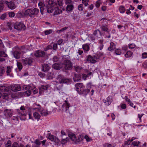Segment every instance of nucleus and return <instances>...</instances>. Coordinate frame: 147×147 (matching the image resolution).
<instances>
[{
  "label": "nucleus",
  "mask_w": 147,
  "mask_h": 147,
  "mask_svg": "<svg viewBox=\"0 0 147 147\" xmlns=\"http://www.w3.org/2000/svg\"><path fill=\"white\" fill-rule=\"evenodd\" d=\"M83 139V136L82 135H80L78 138H76L75 144H78Z\"/></svg>",
  "instance_id": "obj_35"
},
{
  "label": "nucleus",
  "mask_w": 147,
  "mask_h": 147,
  "mask_svg": "<svg viewBox=\"0 0 147 147\" xmlns=\"http://www.w3.org/2000/svg\"><path fill=\"white\" fill-rule=\"evenodd\" d=\"M74 69L77 72H79L81 70L82 68V67L78 66H74Z\"/></svg>",
  "instance_id": "obj_40"
},
{
  "label": "nucleus",
  "mask_w": 147,
  "mask_h": 147,
  "mask_svg": "<svg viewBox=\"0 0 147 147\" xmlns=\"http://www.w3.org/2000/svg\"><path fill=\"white\" fill-rule=\"evenodd\" d=\"M52 30H47L46 31H45V35H47L51 33H52Z\"/></svg>",
  "instance_id": "obj_51"
},
{
  "label": "nucleus",
  "mask_w": 147,
  "mask_h": 147,
  "mask_svg": "<svg viewBox=\"0 0 147 147\" xmlns=\"http://www.w3.org/2000/svg\"><path fill=\"white\" fill-rule=\"evenodd\" d=\"M70 106V104L67 101L65 100L64 101V103L62 105L61 108L62 111H65L66 112L68 113L69 112V111L68 110V109L69 108Z\"/></svg>",
  "instance_id": "obj_6"
},
{
  "label": "nucleus",
  "mask_w": 147,
  "mask_h": 147,
  "mask_svg": "<svg viewBox=\"0 0 147 147\" xmlns=\"http://www.w3.org/2000/svg\"><path fill=\"white\" fill-rule=\"evenodd\" d=\"M35 56L36 57H44L45 55V53L44 51L38 50L35 53Z\"/></svg>",
  "instance_id": "obj_15"
},
{
  "label": "nucleus",
  "mask_w": 147,
  "mask_h": 147,
  "mask_svg": "<svg viewBox=\"0 0 147 147\" xmlns=\"http://www.w3.org/2000/svg\"><path fill=\"white\" fill-rule=\"evenodd\" d=\"M56 3L53 0H49L47 1L46 7L47 11L48 13H52L53 10V7L56 5Z\"/></svg>",
  "instance_id": "obj_4"
},
{
  "label": "nucleus",
  "mask_w": 147,
  "mask_h": 147,
  "mask_svg": "<svg viewBox=\"0 0 147 147\" xmlns=\"http://www.w3.org/2000/svg\"><path fill=\"white\" fill-rule=\"evenodd\" d=\"M74 5L72 4H68L66 7V10L69 11H70L72 10L74 8Z\"/></svg>",
  "instance_id": "obj_30"
},
{
  "label": "nucleus",
  "mask_w": 147,
  "mask_h": 147,
  "mask_svg": "<svg viewBox=\"0 0 147 147\" xmlns=\"http://www.w3.org/2000/svg\"><path fill=\"white\" fill-rule=\"evenodd\" d=\"M82 48L85 52L88 51L90 49V47L87 44L83 45L82 46Z\"/></svg>",
  "instance_id": "obj_26"
},
{
  "label": "nucleus",
  "mask_w": 147,
  "mask_h": 147,
  "mask_svg": "<svg viewBox=\"0 0 147 147\" xmlns=\"http://www.w3.org/2000/svg\"><path fill=\"white\" fill-rule=\"evenodd\" d=\"M23 89L27 90L25 92V93L27 94V96H30L32 90H33L32 87L29 85H24L23 86Z\"/></svg>",
  "instance_id": "obj_7"
},
{
  "label": "nucleus",
  "mask_w": 147,
  "mask_h": 147,
  "mask_svg": "<svg viewBox=\"0 0 147 147\" xmlns=\"http://www.w3.org/2000/svg\"><path fill=\"white\" fill-rule=\"evenodd\" d=\"M22 62L24 65H26L27 64L30 65L33 62V60L32 58H26L22 59Z\"/></svg>",
  "instance_id": "obj_8"
},
{
  "label": "nucleus",
  "mask_w": 147,
  "mask_h": 147,
  "mask_svg": "<svg viewBox=\"0 0 147 147\" xmlns=\"http://www.w3.org/2000/svg\"><path fill=\"white\" fill-rule=\"evenodd\" d=\"M7 26L8 27L9 29L11 30L12 29V24L11 22H8L7 23Z\"/></svg>",
  "instance_id": "obj_61"
},
{
  "label": "nucleus",
  "mask_w": 147,
  "mask_h": 147,
  "mask_svg": "<svg viewBox=\"0 0 147 147\" xmlns=\"http://www.w3.org/2000/svg\"><path fill=\"white\" fill-rule=\"evenodd\" d=\"M99 59V57L94 56V57H92L90 55H89L86 57V60L87 61L91 63H94L96 62L95 59Z\"/></svg>",
  "instance_id": "obj_11"
},
{
  "label": "nucleus",
  "mask_w": 147,
  "mask_h": 147,
  "mask_svg": "<svg viewBox=\"0 0 147 147\" xmlns=\"http://www.w3.org/2000/svg\"><path fill=\"white\" fill-rule=\"evenodd\" d=\"M130 142V140H128L127 141L125 142L123 144V147H125L126 146H127L130 144L129 142Z\"/></svg>",
  "instance_id": "obj_50"
},
{
  "label": "nucleus",
  "mask_w": 147,
  "mask_h": 147,
  "mask_svg": "<svg viewBox=\"0 0 147 147\" xmlns=\"http://www.w3.org/2000/svg\"><path fill=\"white\" fill-rule=\"evenodd\" d=\"M52 48V46L51 45H48L44 49L45 51H46L48 50L51 49Z\"/></svg>",
  "instance_id": "obj_52"
},
{
  "label": "nucleus",
  "mask_w": 147,
  "mask_h": 147,
  "mask_svg": "<svg viewBox=\"0 0 147 147\" xmlns=\"http://www.w3.org/2000/svg\"><path fill=\"white\" fill-rule=\"evenodd\" d=\"M34 143L38 146L41 144V142L38 140H36L34 142Z\"/></svg>",
  "instance_id": "obj_57"
},
{
  "label": "nucleus",
  "mask_w": 147,
  "mask_h": 147,
  "mask_svg": "<svg viewBox=\"0 0 147 147\" xmlns=\"http://www.w3.org/2000/svg\"><path fill=\"white\" fill-rule=\"evenodd\" d=\"M68 136L70 139L75 143L76 139V135L72 133H70L68 134Z\"/></svg>",
  "instance_id": "obj_20"
},
{
  "label": "nucleus",
  "mask_w": 147,
  "mask_h": 147,
  "mask_svg": "<svg viewBox=\"0 0 147 147\" xmlns=\"http://www.w3.org/2000/svg\"><path fill=\"white\" fill-rule=\"evenodd\" d=\"M110 46L108 47V50L109 51H112L115 48V45L114 43H110Z\"/></svg>",
  "instance_id": "obj_28"
},
{
  "label": "nucleus",
  "mask_w": 147,
  "mask_h": 147,
  "mask_svg": "<svg viewBox=\"0 0 147 147\" xmlns=\"http://www.w3.org/2000/svg\"><path fill=\"white\" fill-rule=\"evenodd\" d=\"M50 67L47 64H42V70L45 72L47 71L49 69Z\"/></svg>",
  "instance_id": "obj_23"
},
{
  "label": "nucleus",
  "mask_w": 147,
  "mask_h": 147,
  "mask_svg": "<svg viewBox=\"0 0 147 147\" xmlns=\"http://www.w3.org/2000/svg\"><path fill=\"white\" fill-rule=\"evenodd\" d=\"M100 28L101 30L104 32H106L107 33H109V32L108 26L107 25L102 24L100 27Z\"/></svg>",
  "instance_id": "obj_21"
},
{
  "label": "nucleus",
  "mask_w": 147,
  "mask_h": 147,
  "mask_svg": "<svg viewBox=\"0 0 147 147\" xmlns=\"http://www.w3.org/2000/svg\"><path fill=\"white\" fill-rule=\"evenodd\" d=\"M69 140V138H66L65 139H63L62 140L61 142V144L63 145L66 143Z\"/></svg>",
  "instance_id": "obj_39"
},
{
  "label": "nucleus",
  "mask_w": 147,
  "mask_h": 147,
  "mask_svg": "<svg viewBox=\"0 0 147 147\" xmlns=\"http://www.w3.org/2000/svg\"><path fill=\"white\" fill-rule=\"evenodd\" d=\"M140 143V142L137 141H134L132 143V144L134 146H138V144Z\"/></svg>",
  "instance_id": "obj_45"
},
{
  "label": "nucleus",
  "mask_w": 147,
  "mask_h": 147,
  "mask_svg": "<svg viewBox=\"0 0 147 147\" xmlns=\"http://www.w3.org/2000/svg\"><path fill=\"white\" fill-rule=\"evenodd\" d=\"M38 6L39 7H45V4L43 2L40 1L38 3Z\"/></svg>",
  "instance_id": "obj_58"
},
{
  "label": "nucleus",
  "mask_w": 147,
  "mask_h": 147,
  "mask_svg": "<svg viewBox=\"0 0 147 147\" xmlns=\"http://www.w3.org/2000/svg\"><path fill=\"white\" fill-rule=\"evenodd\" d=\"M89 2V0H82V3L84 4L85 6H87L88 5V3Z\"/></svg>",
  "instance_id": "obj_47"
},
{
  "label": "nucleus",
  "mask_w": 147,
  "mask_h": 147,
  "mask_svg": "<svg viewBox=\"0 0 147 147\" xmlns=\"http://www.w3.org/2000/svg\"><path fill=\"white\" fill-rule=\"evenodd\" d=\"M12 67L10 66H7V70L6 71V73L7 74V75L8 76H11L10 73L11 71V68Z\"/></svg>",
  "instance_id": "obj_29"
},
{
  "label": "nucleus",
  "mask_w": 147,
  "mask_h": 147,
  "mask_svg": "<svg viewBox=\"0 0 147 147\" xmlns=\"http://www.w3.org/2000/svg\"><path fill=\"white\" fill-rule=\"evenodd\" d=\"M78 10L80 11H82L84 9L83 4H81L79 5L78 7Z\"/></svg>",
  "instance_id": "obj_42"
},
{
  "label": "nucleus",
  "mask_w": 147,
  "mask_h": 147,
  "mask_svg": "<svg viewBox=\"0 0 147 147\" xmlns=\"http://www.w3.org/2000/svg\"><path fill=\"white\" fill-rule=\"evenodd\" d=\"M15 15V13L13 12H10L9 13V16L10 17H13Z\"/></svg>",
  "instance_id": "obj_60"
},
{
  "label": "nucleus",
  "mask_w": 147,
  "mask_h": 147,
  "mask_svg": "<svg viewBox=\"0 0 147 147\" xmlns=\"http://www.w3.org/2000/svg\"><path fill=\"white\" fill-rule=\"evenodd\" d=\"M112 101L113 100L111 97V96H109L107 98V102H106L107 103L106 104L107 105H109L111 104Z\"/></svg>",
  "instance_id": "obj_36"
},
{
  "label": "nucleus",
  "mask_w": 147,
  "mask_h": 147,
  "mask_svg": "<svg viewBox=\"0 0 147 147\" xmlns=\"http://www.w3.org/2000/svg\"><path fill=\"white\" fill-rule=\"evenodd\" d=\"M53 68L57 70L60 69L62 67L61 65L58 63L54 64L52 66Z\"/></svg>",
  "instance_id": "obj_25"
},
{
  "label": "nucleus",
  "mask_w": 147,
  "mask_h": 147,
  "mask_svg": "<svg viewBox=\"0 0 147 147\" xmlns=\"http://www.w3.org/2000/svg\"><path fill=\"white\" fill-rule=\"evenodd\" d=\"M33 88V90H33V92L34 94H36L37 93L38 91L36 89V88L35 87H32Z\"/></svg>",
  "instance_id": "obj_62"
},
{
  "label": "nucleus",
  "mask_w": 147,
  "mask_h": 147,
  "mask_svg": "<svg viewBox=\"0 0 147 147\" xmlns=\"http://www.w3.org/2000/svg\"><path fill=\"white\" fill-rule=\"evenodd\" d=\"M115 52L117 55H120L121 53V50L119 49H117L115 50Z\"/></svg>",
  "instance_id": "obj_49"
},
{
  "label": "nucleus",
  "mask_w": 147,
  "mask_h": 147,
  "mask_svg": "<svg viewBox=\"0 0 147 147\" xmlns=\"http://www.w3.org/2000/svg\"><path fill=\"white\" fill-rule=\"evenodd\" d=\"M14 57L16 59H19L20 57V53L17 51H15L13 53Z\"/></svg>",
  "instance_id": "obj_24"
},
{
  "label": "nucleus",
  "mask_w": 147,
  "mask_h": 147,
  "mask_svg": "<svg viewBox=\"0 0 147 147\" xmlns=\"http://www.w3.org/2000/svg\"><path fill=\"white\" fill-rule=\"evenodd\" d=\"M7 56V55L3 51H0V57H6Z\"/></svg>",
  "instance_id": "obj_46"
},
{
  "label": "nucleus",
  "mask_w": 147,
  "mask_h": 147,
  "mask_svg": "<svg viewBox=\"0 0 147 147\" xmlns=\"http://www.w3.org/2000/svg\"><path fill=\"white\" fill-rule=\"evenodd\" d=\"M38 75L40 77L44 78L45 77V74L42 73V72H39L38 74Z\"/></svg>",
  "instance_id": "obj_56"
},
{
  "label": "nucleus",
  "mask_w": 147,
  "mask_h": 147,
  "mask_svg": "<svg viewBox=\"0 0 147 147\" xmlns=\"http://www.w3.org/2000/svg\"><path fill=\"white\" fill-rule=\"evenodd\" d=\"M52 73L51 72H48L47 74L48 78H47V79H50L52 78Z\"/></svg>",
  "instance_id": "obj_55"
},
{
  "label": "nucleus",
  "mask_w": 147,
  "mask_h": 147,
  "mask_svg": "<svg viewBox=\"0 0 147 147\" xmlns=\"http://www.w3.org/2000/svg\"><path fill=\"white\" fill-rule=\"evenodd\" d=\"M48 138L51 141L55 142L57 143V144L60 142V141L56 137L54 136L53 135H49Z\"/></svg>",
  "instance_id": "obj_14"
},
{
  "label": "nucleus",
  "mask_w": 147,
  "mask_h": 147,
  "mask_svg": "<svg viewBox=\"0 0 147 147\" xmlns=\"http://www.w3.org/2000/svg\"><path fill=\"white\" fill-rule=\"evenodd\" d=\"M49 86L48 85H41L40 87H39L40 90L39 93H40L42 92L43 91V90H47Z\"/></svg>",
  "instance_id": "obj_17"
},
{
  "label": "nucleus",
  "mask_w": 147,
  "mask_h": 147,
  "mask_svg": "<svg viewBox=\"0 0 147 147\" xmlns=\"http://www.w3.org/2000/svg\"><path fill=\"white\" fill-rule=\"evenodd\" d=\"M58 60L59 58L57 56H55L53 58V61L55 62H56Z\"/></svg>",
  "instance_id": "obj_64"
},
{
  "label": "nucleus",
  "mask_w": 147,
  "mask_h": 147,
  "mask_svg": "<svg viewBox=\"0 0 147 147\" xmlns=\"http://www.w3.org/2000/svg\"><path fill=\"white\" fill-rule=\"evenodd\" d=\"M5 70L3 67H0V76H2L5 72Z\"/></svg>",
  "instance_id": "obj_41"
},
{
  "label": "nucleus",
  "mask_w": 147,
  "mask_h": 147,
  "mask_svg": "<svg viewBox=\"0 0 147 147\" xmlns=\"http://www.w3.org/2000/svg\"><path fill=\"white\" fill-rule=\"evenodd\" d=\"M68 28V27H65L63 28H62L60 30H58L57 31V32L58 33H60V32H62L66 29H67Z\"/></svg>",
  "instance_id": "obj_48"
},
{
  "label": "nucleus",
  "mask_w": 147,
  "mask_h": 147,
  "mask_svg": "<svg viewBox=\"0 0 147 147\" xmlns=\"http://www.w3.org/2000/svg\"><path fill=\"white\" fill-rule=\"evenodd\" d=\"M99 34L100 36H102L103 34L98 30H95L93 32V35L96 37H98V34Z\"/></svg>",
  "instance_id": "obj_27"
},
{
  "label": "nucleus",
  "mask_w": 147,
  "mask_h": 147,
  "mask_svg": "<svg viewBox=\"0 0 147 147\" xmlns=\"http://www.w3.org/2000/svg\"><path fill=\"white\" fill-rule=\"evenodd\" d=\"M15 29L18 30H24L26 26L24 24L22 23H16L14 25Z\"/></svg>",
  "instance_id": "obj_5"
},
{
  "label": "nucleus",
  "mask_w": 147,
  "mask_h": 147,
  "mask_svg": "<svg viewBox=\"0 0 147 147\" xmlns=\"http://www.w3.org/2000/svg\"><path fill=\"white\" fill-rule=\"evenodd\" d=\"M5 3L7 5L8 7L11 9H13L15 8V6L14 3L12 2H9L7 1H5Z\"/></svg>",
  "instance_id": "obj_16"
},
{
  "label": "nucleus",
  "mask_w": 147,
  "mask_h": 147,
  "mask_svg": "<svg viewBox=\"0 0 147 147\" xmlns=\"http://www.w3.org/2000/svg\"><path fill=\"white\" fill-rule=\"evenodd\" d=\"M13 113V110L11 109H6L4 111V115L7 118L11 117Z\"/></svg>",
  "instance_id": "obj_9"
},
{
  "label": "nucleus",
  "mask_w": 147,
  "mask_h": 147,
  "mask_svg": "<svg viewBox=\"0 0 147 147\" xmlns=\"http://www.w3.org/2000/svg\"><path fill=\"white\" fill-rule=\"evenodd\" d=\"M20 50L23 53H26L27 50V49L25 46H22L21 47Z\"/></svg>",
  "instance_id": "obj_43"
},
{
  "label": "nucleus",
  "mask_w": 147,
  "mask_h": 147,
  "mask_svg": "<svg viewBox=\"0 0 147 147\" xmlns=\"http://www.w3.org/2000/svg\"><path fill=\"white\" fill-rule=\"evenodd\" d=\"M9 89L14 92H17L20 91L21 89V87L19 84H15L11 86H9Z\"/></svg>",
  "instance_id": "obj_12"
},
{
  "label": "nucleus",
  "mask_w": 147,
  "mask_h": 147,
  "mask_svg": "<svg viewBox=\"0 0 147 147\" xmlns=\"http://www.w3.org/2000/svg\"><path fill=\"white\" fill-rule=\"evenodd\" d=\"M38 109L42 116H46L51 113L50 112H49L47 110L44 109L42 108H38Z\"/></svg>",
  "instance_id": "obj_13"
},
{
  "label": "nucleus",
  "mask_w": 147,
  "mask_h": 147,
  "mask_svg": "<svg viewBox=\"0 0 147 147\" xmlns=\"http://www.w3.org/2000/svg\"><path fill=\"white\" fill-rule=\"evenodd\" d=\"M11 142L10 140H8L5 144V147H11Z\"/></svg>",
  "instance_id": "obj_53"
},
{
  "label": "nucleus",
  "mask_w": 147,
  "mask_h": 147,
  "mask_svg": "<svg viewBox=\"0 0 147 147\" xmlns=\"http://www.w3.org/2000/svg\"><path fill=\"white\" fill-rule=\"evenodd\" d=\"M17 113L19 116H24L25 115V111L22 110L21 111L20 110H19V109H17Z\"/></svg>",
  "instance_id": "obj_31"
},
{
  "label": "nucleus",
  "mask_w": 147,
  "mask_h": 147,
  "mask_svg": "<svg viewBox=\"0 0 147 147\" xmlns=\"http://www.w3.org/2000/svg\"><path fill=\"white\" fill-rule=\"evenodd\" d=\"M58 81H55L54 84L55 86V88L58 90H60L62 89V84L66 83L68 82V79L63 78L61 75L58 76L57 78Z\"/></svg>",
  "instance_id": "obj_1"
},
{
  "label": "nucleus",
  "mask_w": 147,
  "mask_h": 147,
  "mask_svg": "<svg viewBox=\"0 0 147 147\" xmlns=\"http://www.w3.org/2000/svg\"><path fill=\"white\" fill-rule=\"evenodd\" d=\"M17 65L19 71H20L22 68V63L20 62H18L17 63Z\"/></svg>",
  "instance_id": "obj_44"
},
{
  "label": "nucleus",
  "mask_w": 147,
  "mask_h": 147,
  "mask_svg": "<svg viewBox=\"0 0 147 147\" xmlns=\"http://www.w3.org/2000/svg\"><path fill=\"white\" fill-rule=\"evenodd\" d=\"M33 115L35 119L38 120L40 118V115L38 112H34L33 114Z\"/></svg>",
  "instance_id": "obj_34"
},
{
  "label": "nucleus",
  "mask_w": 147,
  "mask_h": 147,
  "mask_svg": "<svg viewBox=\"0 0 147 147\" xmlns=\"http://www.w3.org/2000/svg\"><path fill=\"white\" fill-rule=\"evenodd\" d=\"M81 79V76L79 74H74V76L73 78V80L75 82H78Z\"/></svg>",
  "instance_id": "obj_22"
},
{
  "label": "nucleus",
  "mask_w": 147,
  "mask_h": 147,
  "mask_svg": "<svg viewBox=\"0 0 147 147\" xmlns=\"http://www.w3.org/2000/svg\"><path fill=\"white\" fill-rule=\"evenodd\" d=\"M11 94V91L9 90V91L6 92H4L2 95V96L3 99L7 100L8 99V95Z\"/></svg>",
  "instance_id": "obj_19"
},
{
  "label": "nucleus",
  "mask_w": 147,
  "mask_h": 147,
  "mask_svg": "<svg viewBox=\"0 0 147 147\" xmlns=\"http://www.w3.org/2000/svg\"><path fill=\"white\" fill-rule=\"evenodd\" d=\"M75 89L79 94L82 89L84 86L82 83H78L75 85Z\"/></svg>",
  "instance_id": "obj_10"
},
{
  "label": "nucleus",
  "mask_w": 147,
  "mask_h": 147,
  "mask_svg": "<svg viewBox=\"0 0 147 147\" xmlns=\"http://www.w3.org/2000/svg\"><path fill=\"white\" fill-rule=\"evenodd\" d=\"M101 3V2L100 0H98V1H97L96 2V7L97 8H98L100 6Z\"/></svg>",
  "instance_id": "obj_54"
},
{
  "label": "nucleus",
  "mask_w": 147,
  "mask_h": 147,
  "mask_svg": "<svg viewBox=\"0 0 147 147\" xmlns=\"http://www.w3.org/2000/svg\"><path fill=\"white\" fill-rule=\"evenodd\" d=\"M19 146L16 142H14L13 144L12 145L11 147H19Z\"/></svg>",
  "instance_id": "obj_59"
},
{
  "label": "nucleus",
  "mask_w": 147,
  "mask_h": 147,
  "mask_svg": "<svg viewBox=\"0 0 147 147\" xmlns=\"http://www.w3.org/2000/svg\"><path fill=\"white\" fill-rule=\"evenodd\" d=\"M9 88L3 86H0V91L2 92H6L9 91V90H11L9 89Z\"/></svg>",
  "instance_id": "obj_18"
},
{
  "label": "nucleus",
  "mask_w": 147,
  "mask_h": 147,
  "mask_svg": "<svg viewBox=\"0 0 147 147\" xmlns=\"http://www.w3.org/2000/svg\"><path fill=\"white\" fill-rule=\"evenodd\" d=\"M132 54L133 53L131 51H128L125 55V56L126 58H129L131 57Z\"/></svg>",
  "instance_id": "obj_37"
},
{
  "label": "nucleus",
  "mask_w": 147,
  "mask_h": 147,
  "mask_svg": "<svg viewBox=\"0 0 147 147\" xmlns=\"http://www.w3.org/2000/svg\"><path fill=\"white\" fill-rule=\"evenodd\" d=\"M39 12V9L34 8L27 9L23 12V13L25 16H29L31 18H34L38 15Z\"/></svg>",
  "instance_id": "obj_2"
},
{
  "label": "nucleus",
  "mask_w": 147,
  "mask_h": 147,
  "mask_svg": "<svg viewBox=\"0 0 147 147\" xmlns=\"http://www.w3.org/2000/svg\"><path fill=\"white\" fill-rule=\"evenodd\" d=\"M90 91L89 89H85L84 90H82V91L79 94H84L85 95H87L88 93Z\"/></svg>",
  "instance_id": "obj_32"
},
{
  "label": "nucleus",
  "mask_w": 147,
  "mask_h": 147,
  "mask_svg": "<svg viewBox=\"0 0 147 147\" xmlns=\"http://www.w3.org/2000/svg\"><path fill=\"white\" fill-rule=\"evenodd\" d=\"M65 56H64L63 58V61L62 63L63 68L66 70H69L71 69L73 67L72 62L69 59L66 58H65Z\"/></svg>",
  "instance_id": "obj_3"
},
{
  "label": "nucleus",
  "mask_w": 147,
  "mask_h": 147,
  "mask_svg": "<svg viewBox=\"0 0 147 147\" xmlns=\"http://www.w3.org/2000/svg\"><path fill=\"white\" fill-rule=\"evenodd\" d=\"M120 12L121 13H124L125 10V8L123 6H120L119 7Z\"/></svg>",
  "instance_id": "obj_38"
},
{
  "label": "nucleus",
  "mask_w": 147,
  "mask_h": 147,
  "mask_svg": "<svg viewBox=\"0 0 147 147\" xmlns=\"http://www.w3.org/2000/svg\"><path fill=\"white\" fill-rule=\"evenodd\" d=\"M54 13L55 14H58L61 13L62 12V11L57 7H55L54 8Z\"/></svg>",
  "instance_id": "obj_33"
},
{
  "label": "nucleus",
  "mask_w": 147,
  "mask_h": 147,
  "mask_svg": "<svg viewBox=\"0 0 147 147\" xmlns=\"http://www.w3.org/2000/svg\"><path fill=\"white\" fill-rule=\"evenodd\" d=\"M6 16V14L4 13L2 14L0 17V18L2 20H4L5 19Z\"/></svg>",
  "instance_id": "obj_63"
}]
</instances>
